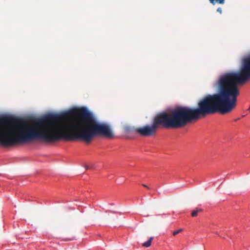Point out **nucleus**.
Masks as SVG:
<instances>
[{
    "instance_id": "20e7f679",
    "label": "nucleus",
    "mask_w": 250,
    "mask_h": 250,
    "mask_svg": "<svg viewBox=\"0 0 250 250\" xmlns=\"http://www.w3.org/2000/svg\"><path fill=\"white\" fill-rule=\"evenodd\" d=\"M153 239V237H150L148 241L142 244V246L146 248L149 247L150 246Z\"/></svg>"
},
{
    "instance_id": "39448f33",
    "label": "nucleus",
    "mask_w": 250,
    "mask_h": 250,
    "mask_svg": "<svg viewBox=\"0 0 250 250\" xmlns=\"http://www.w3.org/2000/svg\"><path fill=\"white\" fill-rule=\"evenodd\" d=\"M203 211V209L201 208H196L193 210L191 212V216L196 217L198 215L199 213L202 212Z\"/></svg>"
},
{
    "instance_id": "9d476101",
    "label": "nucleus",
    "mask_w": 250,
    "mask_h": 250,
    "mask_svg": "<svg viewBox=\"0 0 250 250\" xmlns=\"http://www.w3.org/2000/svg\"><path fill=\"white\" fill-rule=\"evenodd\" d=\"M85 168H86V169H89V167L88 166H86V167H85Z\"/></svg>"
},
{
    "instance_id": "7ed1b4c3",
    "label": "nucleus",
    "mask_w": 250,
    "mask_h": 250,
    "mask_svg": "<svg viewBox=\"0 0 250 250\" xmlns=\"http://www.w3.org/2000/svg\"><path fill=\"white\" fill-rule=\"evenodd\" d=\"M197 120L193 108L180 106L169 112L164 111L157 114L151 125L136 128L134 131L142 136H151L155 135L159 127L179 128Z\"/></svg>"
},
{
    "instance_id": "f03ea898",
    "label": "nucleus",
    "mask_w": 250,
    "mask_h": 250,
    "mask_svg": "<svg viewBox=\"0 0 250 250\" xmlns=\"http://www.w3.org/2000/svg\"><path fill=\"white\" fill-rule=\"evenodd\" d=\"M21 119L14 117H0V144L13 146L39 139L47 142V115L37 120L34 125H22Z\"/></svg>"
},
{
    "instance_id": "f257e3e1",
    "label": "nucleus",
    "mask_w": 250,
    "mask_h": 250,
    "mask_svg": "<svg viewBox=\"0 0 250 250\" xmlns=\"http://www.w3.org/2000/svg\"><path fill=\"white\" fill-rule=\"evenodd\" d=\"M250 79V55L242 59L239 71L226 73L220 76L217 82L218 93L208 95L193 108L197 120L200 116L219 112L228 114L234 109L239 95L238 85L244 84Z\"/></svg>"
},
{
    "instance_id": "423d86ee",
    "label": "nucleus",
    "mask_w": 250,
    "mask_h": 250,
    "mask_svg": "<svg viewBox=\"0 0 250 250\" xmlns=\"http://www.w3.org/2000/svg\"><path fill=\"white\" fill-rule=\"evenodd\" d=\"M209 2L213 5L215 4V3L224 4L225 0H209Z\"/></svg>"
},
{
    "instance_id": "1a4fd4ad",
    "label": "nucleus",
    "mask_w": 250,
    "mask_h": 250,
    "mask_svg": "<svg viewBox=\"0 0 250 250\" xmlns=\"http://www.w3.org/2000/svg\"><path fill=\"white\" fill-rule=\"evenodd\" d=\"M143 186H144V187H145L147 188H149L147 186H146V185L143 184Z\"/></svg>"
},
{
    "instance_id": "0eeeda50",
    "label": "nucleus",
    "mask_w": 250,
    "mask_h": 250,
    "mask_svg": "<svg viewBox=\"0 0 250 250\" xmlns=\"http://www.w3.org/2000/svg\"><path fill=\"white\" fill-rule=\"evenodd\" d=\"M183 230V229H180L177 230H176V231H174L173 232V235L174 236H175L176 235H177V234L179 233L180 232H182V231Z\"/></svg>"
},
{
    "instance_id": "6e6552de",
    "label": "nucleus",
    "mask_w": 250,
    "mask_h": 250,
    "mask_svg": "<svg viewBox=\"0 0 250 250\" xmlns=\"http://www.w3.org/2000/svg\"><path fill=\"white\" fill-rule=\"evenodd\" d=\"M217 11L218 12L220 13V14H221L222 13V9H221V8H220V7L218 8L217 9Z\"/></svg>"
}]
</instances>
